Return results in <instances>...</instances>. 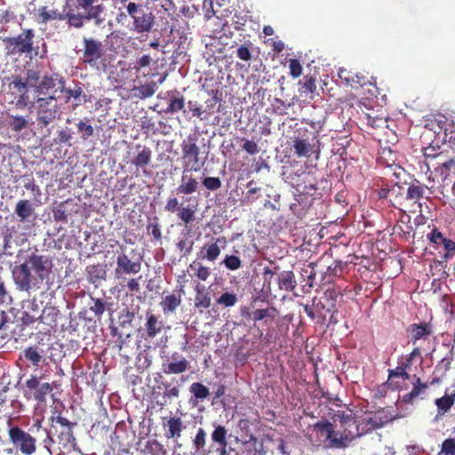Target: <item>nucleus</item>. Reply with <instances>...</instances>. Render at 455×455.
Listing matches in <instances>:
<instances>
[{
    "instance_id": "obj_1",
    "label": "nucleus",
    "mask_w": 455,
    "mask_h": 455,
    "mask_svg": "<svg viewBox=\"0 0 455 455\" xmlns=\"http://www.w3.org/2000/svg\"><path fill=\"white\" fill-rule=\"evenodd\" d=\"M52 267L49 257L36 252L13 269V280L21 291H37L44 280L48 278Z\"/></svg>"
},
{
    "instance_id": "obj_2",
    "label": "nucleus",
    "mask_w": 455,
    "mask_h": 455,
    "mask_svg": "<svg viewBox=\"0 0 455 455\" xmlns=\"http://www.w3.org/2000/svg\"><path fill=\"white\" fill-rule=\"evenodd\" d=\"M49 421V428L42 427V421L39 419L34 422V427H36V433L39 436L43 437L42 445L49 455H52L56 451L54 450V437L57 439L60 450L66 449L75 443L76 438L73 434V428L76 423L62 417L60 412L51 416Z\"/></svg>"
},
{
    "instance_id": "obj_3",
    "label": "nucleus",
    "mask_w": 455,
    "mask_h": 455,
    "mask_svg": "<svg viewBox=\"0 0 455 455\" xmlns=\"http://www.w3.org/2000/svg\"><path fill=\"white\" fill-rule=\"evenodd\" d=\"M34 425L29 431H25L19 426H10L7 431L9 442L12 444L16 451L22 455H32L36 451V437L33 435Z\"/></svg>"
},
{
    "instance_id": "obj_4",
    "label": "nucleus",
    "mask_w": 455,
    "mask_h": 455,
    "mask_svg": "<svg viewBox=\"0 0 455 455\" xmlns=\"http://www.w3.org/2000/svg\"><path fill=\"white\" fill-rule=\"evenodd\" d=\"M37 125L43 129L60 119L61 111L54 95L38 98L35 101Z\"/></svg>"
},
{
    "instance_id": "obj_5",
    "label": "nucleus",
    "mask_w": 455,
    "mask_h": 455,
    "mask_svg": "<svg viewBox=\"0 0 455 455\" xmlns=\"http://www.w3.org/2000/svg\"><path fill=\"white\" fill-rule=\"evenodd\" d=\"M128 15L132 18L131 30L139 35L150 33L156 24V17L152 12H146L142 5L134 2H129L126 5Z\"/></svg>"
},
{
    "instance_id": "obj_6",
    "label": "nucleus",
    "mask_w": 455,
    "mask_h": 455,
    "mask_svg": "<svg viewBox=\"0 0 455 455\" xmlns=\"http://www.w3.org/2000/svg\"><path fill=\"white\" fill-rule=\"evenodd\" d=\"M316 271L320 272V283L322 284L332 283L336 278L342 276L347 262L335 260L331 255L323 254L314 261Z\"/></svg>"
},
{
    "instance_id": "obj_7",
    "label": "nucleus",
    "mask_w": 455,
    "mask_h": 455,
    "mask_svg": "<svg viewBox=\"0 0 455 455\" xmlns=\"http://www.w3.org/2000/svg\"><path fill=\"white\" fill-rule=\"evenodd\" d=\"M35 32L33 29H25L17 36L4 39L6 49L10 54H31Z\"/></svg>"
},
{
    "instance_id": "obj_8",
    "label": "nucleus",
    "mask_w": 455,
    "mask_h": 455,
    "mask_svg": "<svg viewBox=\"0 0 455 455\" xmlns=\"http://www.w3.org/2000/svg\"><path fill=\"white\" fill-rule=\"evenodd\" d=\"M430 169L438 173L443 180H446L452 170L455 169V151L447 148L438 151L433 162H430Z\"/></svg>"
},
{
    "instance_id": "obj_9",
    "label": "nucleus",
    "mask_w": 455,
    "mask_h": 455,
    "mask_svg": "<svg viewBox=\"0 0 455 455\" xmlns=\"http://www.w3.org/2000/svg\"><path fill=\"white\" fill-rule=\"evenodd\" d=\"M83 44L84 49L81 58L83 62L91 67H95L104 55V46L102 43L92 37H84Z\"/></svg>"
},
{
    "instance_id": "obj_10",
    "label": "nucleus",
    "mask_w": 455,
    "mask_h": 455,
    "mask_svg": "<svg viewBox=\"0 0 455 455\" xmlns=\"http://www.w3.org/2000/svg\"><path fill=\"white\" fill-rule=\"evenodd\" d=\"M121 251L116 257V267L115 268V276L117 279L125 275H136L141 269L140 260L132 261L124 251V246L120 245Z\"/></svg>"
},
{
    "instance_id": "obj_11",
    "label": "nucleus",
    "mask_w": 455,
    "mask_h": 455,
    "mask_svg": "<svg viewBox=\"0 0 455 455\" xmlns=\"http://www.w3.org/2000/svg\"><path fill=\"white\" fill-rule=\"evenodd\" d=\"M304 312L307 316L317 323H323L326 320V313H334L331 306L326 304L321 298L315 297L312 304L303 305Z\"/></svg>"
},
{
    "instance_id": "obj_12",
    "label": "nucleus",
    "mask_w": 455,
    "mask_h": 455,
    "mask_svg": "<svg viewBox=\"0 0 455 455\" xmlns=\"http://www.w3.org/2000/svg\"><path fill=\"white\" fill-rule=\"evenodd\" d=\"M339 77L347 86H350L353 89L363 87L367 84H370L371 85L372 84V82H370L364 75L353 72L344 68H339ZM373 85L375 87V91H371V93L372 96L377 97L379 94V89L376 87L375 84H373Z\"/></svg>"
},
{
    "instance_id": "obj_13",
    "label": "nucleus",
    "mask_w": 455,
    "mask_h": 455,
    "mask_svg": "<svg viewBox=\"0 0 455 455\" xmlns=\"http://www.w3.org/2000/svg\"><path fill=\"white\" fill-rule=\"evenodd\" d=\"M198 170V167H188V164H183L180 184L177 188L178 194L192 195L198 190L199 182L191 173L192 171L197 172Z\"/></svg>"
},
{
    "instance_id": "obj_14",
    "label": "nucleus",
    "mask_w": 455,
    "mask_h": 455,
    "mask_svg": "<svg viewBox=\"0 0 455 455\" xmlns=\"http://www.w3.org/2000/svg\"><path fill=\"white\" fill-rule=\"evenodd\" d=\"M276 309L275 307H267L263 309L251 310L250 307H243L241 315L247 320L254 323L264 321L265 323L273 322L276 316Z\"/></svg>"
},
{
    "instance_id": "obj_15",
    "label": "nucleus",
    "mask_w": 455,
    "mask_h": 455,
    "mask_svg": "<svg viewBox=\"0 0 455 455\" xmlns=\"http://www.w3.org/2000/svg\"><path fill=\"white\" fill-rule=\"evenodd\" d=\"M308 131L305 129L301 134L299 132V135L295 136L292 140V149L297 157L309 158L314 151L315 145L309 141L307 136Z\"/></svg>"
},
{
    "instance_id": "obj_16",
    "label": "nucleus",
    "mask_w": 455,
    "mask_h": 455,
    "mask_svg": "<svg viewBox=\"0 0 455 455\" xmlns=\"http://www.w3.org/2000/svg\"><path fill=\"white\" fill-rule=\"evenodd\" d=\"M407 332L411 336V341L413 345L420 339L427 340L433 333L431 323L422 322L420 323H411L407 328Z\"/></svg>"
},
{
    "instance_id": "obj_17",
    "label": "nucleus",
    "mask_w": 455,
    "mask_h": 455,
    "mask_svg": "<svg viewBox=\"0 0 455 455\" xmlns=\"http://www.w3.org/2000/svg\"><path fill=\"white\" fill-rule=\"evenodd\" d=\"M219 243H226V237L221 236L215 239L214 243H205L198 251L197 259L202 260L215 261L220 255V247Z\"/></svg>"
},
{
    "instance_id": "obj_18",
    "label": "nucleus",
    "mask_w": 455,
    "mask_h": 455,
    "mask_svg": "<svg viewBox=\"0 0 455 455\" xmlns=\"http://www.w3.org/2000/svg\"><path fill=\"white\" fill-rule=\"evenodd\" d=\"M428 388V384L422 382L417 375L412 376V389L400 396V402L406 404H413L415 400L423 395Z\"/></svg>"
},
{
    "instance_id": "obj_19",
    "label": "nucleus",
    "mask_w": 455,
    "mask_h": 455,
    "mask_svg": "<svg viewBox=\"0 0 455 455\" xmlns=\"http://www.w3.org/2000/svg\"><path fill=\"white\" fill-rule=\"evenodd\" d=\"M356 431L352 432L345 429L344 432L335 431L334 428H332V433L330 435L331 436L328 437V445L331 448H343L347 446V442L351 441L355 436L360 435L359 430L357 426L355 425Z\"/></svg>"
},
{
    "instance_id": "obj_20",
    "label": "nucleus",
    "mask_w": 455,
    "mask_h": 455,
    "mask_svg": "<svg viewBox=\"0 0 455 455\" xmlns=\"http://www.w3.org/2000/svg\"><path fill=\"white\" fill-rule=\"evenodd\" d=\"M77 7L86 11L87 20H95L96 23L101 21L100 14L105 7L102 4H94L99 0H76Z\"/></svg>"
},
{
    "instance_id": "obj_21",
    "label": "nucleus",
    "mask_w": 455,
    "mask_h": 455,
    "mask_svg": "<svg viewBox=\"0 0 455 455\" xmlns=\"http://www.w3.org/2000/svg\"><path fill=\"white\" fill-rule=\"evenodd\" d=\"M183 164L188 167L195 166L198 164L200 148L196 142L190 140H183L181 143Z\"/></svg>"
},
{
    "instance_id": "obj_22",
    "label": "nucleus",
    "mask_w": 455,
    "mask_h": 455,
    "mask_svg": "<svg viewBox=\"0 0 455 455\" xmlns=\"http://www.w3.org/2000/svg\"><path fill=\"white\" fill-rule=\"evenodd\" d=\"M44 343L43 339L36 344L30 346L23 350L24 358L30 362L33 366L38 367L43 357L46 355V350L44 348Z\"/></svg>"
},
{
    "instance_id": "obj_23",
    "label": "nucleus",
    "mask_w": 455,
    "mask_h": 455,
    "mask_svg": "<svg viewBox=\"0 0 455 455\" xmlns=\"http://www.w3.org/2000/svg\"><path fill=\"white\" fill-rule=\"evenodd\" d=\"M172 362L163 365V371L165 374H180L183 373L189 368V362L183 356L173 354Z\"/></svg>"
},
{
    "instance_id": "obj_24",
    "label": "nucleus",
    "mask_w": 455,
    "mask_h": 455,
    "mask_svg": "<svg viewBox=\"0 0 455 455\" xmlns=\"http://www.w3.org/2000/svg\"><path fill=\"white\" fill-rule=\"evenodd\" d=\"M163 424L167 427L164 434L167 439H178L181 436L183 422L180 417L164 418Z\"/></svg>"
},
{
    "instance_id": "obj_25",
    "label": "nucleus",
    "mask_w": 455,
    "mask_h": 455,
    "mask_svg": "<svg viewBox=\"0 0 455 455\" xmlns=\"http://www.w3.org/2000/svg\"><path fill=\"white\" fill-rule=\"evenodd\" d=\"M15 214L20 222H28L34 220L35 209L32 203L26 199L18 201L15 207Z\"/></svg>"
},
{
    "instance_id": "obj_26",
    "label": "nucleus",
    "mask_w": 455,
    "mask_h": 455,
    "mask_svg": "<svg viewBox=\"0 0 455 455\" xmlns=\"http://www.w3.org/2000/svg\"><path fill=\"white\" fill-rule=\"evenodd\" d=\"M60 316V310L56 307L46 306L42 313L38 315V320L40 323L45 324L50 329H53L57 326V321Z\"/></svg>"
},
{
    "instance_id": "obj_27",
    "label": "nucleus",
    "mask_w": 455,
    "mask_h": 455,
    "mask_svg": "<svg viewBox=\"0 0 455 455\" xmlns=\"http://www.w3.org/2000/svg\"><path fill=\"white\" fill-rule=\"evenodd\" d=\"M278 288L285 291H292L297 286L295 275L291 270H284L277 274Z\"/></svg>"
},
{
    "instance_id": "obj_28",
    "label": "nucleus",
    "mask_w": 455,
    "mask_h": 455,
    "mask_svg": "<svg viewBox=\"0 0 455 455\" xmlns=\"http://www.w3.org/2000/svg\"><path fill=\"white\" fill-rule=\"evenodd\" d=\"M181 294L171 293L163 297L160 307L164 315H169L174 313L181 305Z\"/></svg>"
},
{
    "instance_id": "obj_29",
    "label": "nucleus",
    "mask_w": 455,
    "mask_h": 455,
    "mask_svg": "<svg viewBox=\"0 0 455 455\" xmlns=\"http://www.w3.org/2000/svg\"><path fill=\"white\" fill-rule=\"evenodd\" d=\"M162 331V322L152 313L147 314V321L145 323V336L146 340L154 339Z\"/></svg>"
},
{
    "instance_id": "obj_30",
    "label": "nucleus",
    "mask_w": 455,
    "mask_h": 455,
    "mask_svg": "<svg viewBox=\"0 0 455 455\" xmlns=\"http://www.w3.org/2000/svg\"><path fill=\"white\" fill-rule=\"evenodd\" d=\"M168 95L170 97V102L168 107L164 110V113L174 114L184 109L185 99L182 95H180V92H169Z\"/></svg>"
},
{
    "instance_id": "obj_31",
    "label": "nucleus",
    "mask_w": 455,
    "mask_h": 455,
    "mask_svg": "<svg viewBox=\"0 0 455 455\" xmlns=\"http://www.w3.org/2000/svg\"><path fill=\"white\" fill-rule=\"evenodd\" d=\"M63 16L57 10H49L47 6H42L38 9L36 20L39 24H46L51 20H60Z\"/></svg>"
},
{
    "instance_id": "obj_32",
    "label": "nucleus",
    "mask_w": 455,
    "mask_h": 455,
    "mask_svg": "<svg viewBox=\"0 0 455 455\" xmlns=\"http://www.w3.org/2000/svg\"><path fill=\"white\" fill-rule=\"evenodd\" d=\"M57 78L53 76L44 75L36 85V92L43 95H51L57 85Z\"/></svg>"
},
{
    "instance_id": "obj_33",
    "label": "nucleus",
    "mask_w": 455,
    "mask_h": 455,
    "mask_svg": "<svg viewBox=\"0 0 455 455\" xmlns=\"http://www.w3.org/2000/svg\"><path fill=\"white\" fill-rule=\"evenodd\" d=\"M455 403V392L451 395L445 394L443 397L436 398L435 404L437 407L436 417L443 416L447 413Z\"/></svg>"
},
{
    "instance_id": "obj_34",
    "label": "nucleus",
    "mask_w": 455,
    "mask_h": 455,
    "mask_svg": "<svg viewBox=\"0 0 455 455\" xmlns=\"http://www.w3.org/2000/svg\"><path fill=\"white\" fill-rule=\"evenodd\" d=\"M302 193L308 194L314 196L315 193L312 191H316L317 188V180L315 173L307 172L304 175L302 179V182L298 185Z\"/></svg>"
},
{
    "instance_id": "obj_35",
    "label": "nucleus",
    "mask_w": 455,
    "mask_h": 455,
    "mask_svg": "<svg viewBox=\"0 0 455 455\" xmlns=\"http://www.w3.org/2000/svg\"><path fill=\"white\" fill-rule=\"evenodd\" d=\"M76 129L83 140H87L94 134V128L88 118L80 119L76 124Z\"/></svg>"
},
{
    "instance_id": "obj_36",
    "label": "nucleus",
    "mask_w": 455,
    "mask_h": 455,
    "mask_svg": "<svg viewBox=\"0 0 455 455\" xmlns=\"http://www.w3.org/2000/svg\"><path fill=\"white\" fill-rule=\"evenodd\" d=\"M196 291L195 307L202 312L203 309L210 307L212 299L210 294L203 289L196 287Z\"/></svg>"
},
{
    "instance_id": "obj_37",
    "label": "nucleus",
    "mask_w": 455,
    "mask_h": 455,
    "mask_svg": "<svg viewBox=\"0 0 455 455\" xmlns=\"http://www.w3.org/2000/svg\"><path fill=\"white\" fill-rule=\"evenodd\" d=\"M299 84L301 85L299 89L300 92L306 95L310 94V98L313 99L316 92L315 78L313 77L312 76L307 75L304 76L303 82H299Z\"/></svg>"
},
{
    "instance_id": "obj_38",
    "label": "nucleus",
    "mask_w": 455,
    "mask_h": 455,
    "mask_svg": "<svg viewBox=\"0 0 455 455\" xmlns=\"http://www.w3.org/2000/svg\"><path fill=\"white\" fill-rule=\"evenodd\" d=\"M426 188V186L421 185L419 181L411 183L407 189L406 198L413 201L421 199Z\"/></svg>"
},
{
    "instance_id": "obj_39",
    "label": "nucleus",
    "mask_w": 455,
    "mask_h": 455,
    "mask_svg": "<svg viewBox=\"0 0 455 455\" xmlns=\"http://www.w3.org/2000/svg\"><path fill=\"white\" fill-rule=\"evenodd\" d=\"M152 156V151L149 148L144 147L143 149L132 159V163L137 168L147 166Z\"/></svg>"
},
{
    "instance_id": "obj_40",
    "label": "nucleus",
    "mask_w": 455,
    "mask_h": 455,
    "mask_svg": "<svg viewBox=\"0 0 455 455\" xmlns=\"http://www.w3.org/2000/svg\"><path fill=\"white\" fill-rule=\"evenodd\" d=\"M363 119L365 120L366 124L373 129H381L387 127L388 119L381 116H372L371 114H365Z\"/></svg>"
},
{
    "instance_id": "obj_41",
    "label": "nucleus",
    "mask_w": 455,
    "mask_h": 455,
    "mask_svg": "<svg viewBox=\"0 0 455 455\" xmlns=\"http://www.w3.org/2000/svg\"><path fill=\"white\" fill-rule=\"evenodd\" d=\"M88 281L95 283L105 279L106 270L100 265H92L87 267Z\"/></svg>"
},
{
    "instance_id": "obj_42",
    "label": "nucleus",
    "mask_w": 455,
    "mask_h": 455,
    "mask_svg": "<svg viewBox=\"0 0 455 455\" xmlns=\"http://www.w3.org/2000/svg\"><path fill=\"white\" fill-rule=\"evenodd\" d=\"M156 91V84L155 82H150L134 88L135 96L140 99H146L153 96Z\"/></svg>"
},
{
    "instance_id": "obj_43",
    "label": "nucleus",
    "mask_w": 455,
    "mask_h": 455,
    "mask_svg": "<svg viewBox=\"0 0 455 455\" xmlns=\"http://www.w3.org/2000/svg\"><path fill=\"white\" fill-rule=\"evenodd\" d=\"M190 393L201 401L207 398L210 395L209 388L200 382H194L189 387Z\"/></svg>"
},
{
    "instance_id": "obj_44",
    "label": "nucleus",
    "mask_w": 455,
    "mask_h": 455,
    "mask_svg": "<svg viewBox=\"0 0 455 455\" xmlns=\"http://www.w3.org/2000/svg\"><path fill=\"white\" fill-rule=\"evenodd\" d=\"M253 44L251 41L245 42L236 49V57L243 61H250L252 59Z\"/></svg>"
},
{
    "instance_id": "obj_45",
    "label": "nucleus",
    "mask_w": 455,
    "mask_h": 455,
    "mask_svg": "<svg viewBox=\"0 0 455 455\" xmlns=\"http://www.w3.org/2000/svg\"><path fill=\"white\" fill-rule=\"evenodd\" d=\"M436 455H455V436L444 439Z\"/></svg>"
},
{
    "instance_id": "obj_46",
    "label": "nucleus",
    "mask_w": 455,
    "mask_h": 455,
    "mask_svg": "<svg viewBox=\"0 0 455 455\" xmlns=\"http://www.w3.org/2000/svg\"><path fill=\"white\" fill-rule=\"evenodd\" d=\"M227 434L228 431L225 427L219 425L212 433V439L214 443H217L221 446H227Z\"/></svg>"
},
{
    "instance_id": "obj_47",
    "label": "nucleus",
    "mask_w": 455,
    "mask_h": 455,
    "mask_svg": "<svg viewBox=\"0 0 455 455\" xmlns=\"http://www.w3.org/2000/svg\"><path fill=\"white\" fill-rule=\"evenodd\" d=\"M28 124V121L22 116H11L9 125L11 129L16 132H19L25 129Z\"/></svg>"
},
{
    "instance_id": "obj_48",
    "label": "nucleus",
    "mask_w": 455,
    "mask_h": 455,
    "mask_svg": "<svg viewBox=\"0 0 455 455\" xmlns=\"http://www.w3.org/2000/svg\"><path fill=\"white\" fill-rule=\"evenodd\" d=\"M315 430L320 435L321 437H324L327 441L332 433L333 425L329 421L317 422L314 426Z\"/></svg>"
},
{
    "instance_id": "obj_49",
    "label": "nucleus",
    "mask_w": 455,
    "mask_h": 455,
    "mask_svg": "<svg viewBox=\"0 0 455 455\" xmlns=\"http://www.w3.org/2000/svg\"><path fill=\"white\" fill-rule=\"evenodd\" d=\"M196 211L189 206L181 207L179 210L178 217L188 226L195 220Z\"/></svg>"
},
{
    "instance_id": "obj_50",
    "label": "nucleus",
    "mask_w": 455,
    "mask_h": 455,
    "mask_svg": "<svg viewBox=\"0 0 455 455\" xmlns=\"http://www.w3.org/2000/svg\"><path fill=\"white\" fill-rule=\"evenodd\" d=\"M363 421L369 426V429H377L382 427L388 420L382 419L378 413H375L373 416L365 418Z\"/></svg>"
},
{
    "instance_id": "obj_51",
    "label": "nucleus",
    "mask_w": 455,
    "mask_h": 455,
    "mask_svg": "<svg viewBox=\"0 0 455 455\" xmlns=\"http://www.w3.org/2000/svg\"><path fill=\"white\" fill-rule=\"evenodd\" d=\"M67 20L68 24L70 27H74L76 28H81L84 26V20H88L85 15L82 14H75V13H67Z\"/></svg>"
},
{
    "instance_id": "obj_52",
    "label": "nucleus",
    "mask_w": 455,
    "mask_h": 455,
    "mask_svg": "<svg viewBox=\"0 0 455 455\" xmlns=\"http://www.w3.org/2000/svg\"><path fill=\"white\" fill-rule=\"evenodd\" d=\"M92 304L90 306V310L93 312L96 318L100 319L106 309V303L101 299L91 298Z\"/></svg>"
},
{
    "instance_id": "obj_53",
    "label": "nucleus",
    "mask_w": 455,
    "mask_h": 455,
    "mask_svg": "<svg viewBox=\"0 0 455 455\" xmlns=\"http://www.w3.org/2000/svg\"><path fill=\"white\" fill-rule=\"evenodd\" d=\"M339 293L336 291L335 289H327L324 293L323 297L321 298L326 304L331 306V309L336 312V306H337V298Z\"/></svg>"
},
{
    "instance_id": "obj_54",
    "label": "nucleus",
    "mask_w": 455,
    "mask_h": 455,
    "mask_svg": "<svg viewBox=\"0 0 455 455\" xmlns=\"http://www.w3.org/2000/svg\"><path fill=\"white\" fill-rule=\"evenodd\" d=\"M407 369H409V367H405V364L403 363V365L397 366L395 369L388 370V379H391L393 378H401L403 380L410 379V375L407 372Z\"/></svg>"
},
{
    "instance_id": "obj_55",
    "label": "nucleus",
    "mask_w": 455,
    "mask_h": 455,
    "mask_svg": "<svg viewBox=\"0 0 455 455\" xmlns=\"http://www.w3.org/2000/svg\"><path fill=\"white\" fill-rule=\"evenodd\" d=\"M254 185H255L254 180H250L247 183L246 187L248 188V191L244 195V198L243 200V203L251 204L257 199V197H255L254 195L257 194L258 192H259L260 188L258 187H254Z\"/></svg>"
},
{
    "instance_id": "obj_56",
    "label": "nucleus",
    "mask_w": 455,
    "mask_h": 455,
    "mask_svg": "<svg viewBox=\"0 0 455 455\" xmlns=\"http://www.w3.org/2000/svg\"><path fill=\"white\" fill-rule=\"evenodd\" d=\"M52 390V386L49 383H43L39 385V387L34 392V398L38 402H43L45 396Z\"/></svg>"
},
{
    "instance_id": "obj_57",
    "label": "nucleus",
    "mask_w": 455,
    "mask_h": 455,
    "mask_svg": "<svg viewBox=\"0 0 455 455\" xmlns=\"http://www.w3.org/2000/svg\"><path fill=\"white\" fill-rule=\"evenodd\" d=\"M237 302V297L234 293L224 292L221 296L217 299V303L222 305L224 307H233Z\"/></svg>"
},
{
    "instance_id": "obj_58",
    "label": "nucleus",
    "mask_w": 455,
    "mask_h": 455,
    "mask_svg": "<svg viewBox=\"0 0 455 455\" xmlns=\"http://www.w3.org/2000/svg\"><path fill=\"white\" fill-rule=\"evenodd\" d=\"M223 264L228 270H237L242 266L241 259L235 255H227L223 260Z\"/></svg>"
},
{
    "instance_id": "obj_59",
    "label": "nucleus",
    "mask_w": 455,
    "mask_h": 455,
    "mask_svg": "<svg viewBox=\"0 0 455 455\" xmlns=\"http://www.w3.org/2000/svg\"><path fill=\"white\" fill-rule=\"evenodd\" d=\"M202 184L210 191H215L221 188V180L219 177H205Z\"/></svg>"
},
{
    "instance_id": "obj_60",
    "label": "nucleus",
    "mask_w": 455,
    "mask_h": 455,
    "mask_svg": "<svg viewBox=\"0 0 455 455\" xmlns=\"http://www.w3.org/2000/svg\"><path fill=\"white\" fill-rule=\"evenodd\" d=\"M196 261L189 265L190 268L196 269L195 275L202 281H206L211 275L209 267L199 265L198 267L196 268Z\"/></svg>"
},
{
    "instance_id": "obj_61",
    "label": "nucleus",
    "mask_w": 455,
    "mask_h": 455,
    "mask_svg": "<svg viewBox=\"0 0 455 455\" xmlns=\"http://www.w3.org/2000/svg\"><path fill=\"white\" fill-rule=\"evenodd\" d=\"M438 151H442L440 148H435L433 146H429L424 148L423 155L425 157L426 165L427 170H430V162H433L435 156L438 154Z\"/></svg>"
},
{
    "instance_id": "obj_62",
    "label": "nucleus",
    "mask_w": 455,
    "mask_h": 455,
    "mask_svg": "<svg viewBox=\"0 0 455 455\" xmlns=\"http://www.w3.org/2000/svg\"><path fill=\"white\" fill-rule=\"evenodd\" d=\"M289 68H290V75L293 78H297L301 76L302 74V66L299 60L297 59H290L289 60Z\"/></svg>"
},
{
    "instance_id": "obj_63",
    "label": "nucleus",
    "mask_w": 455,
    "mask_h": 455,
    "mask_svg": "<svg viewBox=\"0 0 455 455\" xmlns=\"http://www.w3.org/2000/svg\"><path fill=\"white\" fill-rule=\"evenodd\" d=\"M40 73L35 69H28L26 73V81L30 87H34L36 89V85L40 81Z\"/></svg>"
},
{
    "instance_id": "obj_64",
    "label": "nucleus",
    "mask_w": 455,
    "mask_h": 455,
    "mask_svg": "<svg viewBox=\"0 0 455 455\" xmlns=\"http://www.w3.org/2000/svg\"><path fill=\"white\" fill-rule=\"evenodd\" d=\"M206 432L204 428H199L194 439V445L197 451L204 449L205 446Z\"/></svg>"
}]
</instances>
